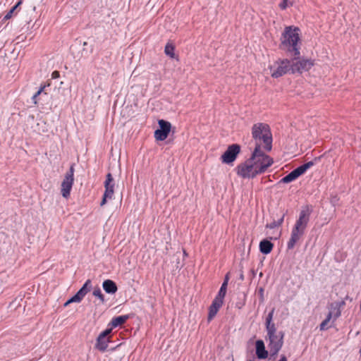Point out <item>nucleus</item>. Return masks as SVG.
Returning <instances> with one entry per match:
<instances>
[{
  "label": "nucleus",
  "instance_id": "1",
  "mask_svg": "<svg viewBox=\"0 0 361 361\" xmlns=\"http://www.w3.org/2000/svg\"><path fill=\"white\" fill-rule=\"evenodd\" d=\"M274 311L275 310L273 308L268 313L265 320L266 341L268 343V348L271 357L276 356L281 350L285 336L284 331H278L276 324L273 322Z\"/></svg>",
  "mask_w": 361,
  "mask_h": 361
},
{
  "label": "nucleus",
  "instance_id": "2",
  "mask_svg": "<svg viewBox=\"0 0 361 361\" xmlns=\"http://www.w3.org/2000/svg\"><path fill=\"white\" fill-rule=\"evenodd\" d=\"M280 48L293 56H300V29L298 27H285L281 37Z\"/></svg>",
  "mask_w": 361,
  "mask_h": 361
},
{
  "label": "nucleus",
  "instance_id": "3",
  "mask_svg": "<svg viewBox=\"0 0 361 361\" xmlns=\"http://www.w3.org/2000/svg\"><path fill=\"white\" fill-rule=\"evenodd\" d=\"M311 213V207L306 205L302 208L298 219L296 220L292 229L290 238L287 244V248H293L304 235L308 222L310 221Z\"/></svg>",
  "mask_w": 361,
  "mask_h": 361
},
{
  "label": "nucleus",
  "instance_id": "4",
  "mask_svg": "<svg viewBox=\"0 0 361 361\" xmlns=\"http://www.w3.org/2000/svg\"><path fill=\"white\" fill-rule=\"evenodd\" d=\"M252 137L255 147H259L269 152L272 149V134L270 127L264 123H257L252 127Z\"/></svg>",
  "mask_w": 361,
  "mask_h": 361
},
{
  "label": "nucleus",
  "instance_id": "5",
  "mask_svg": "<svg viewBox=\"0 0 361 361\" xmlns=\"http://www.w3.org/2000/svg\"><path fill=\"white\" fill-rule=\"evenodd\" d=\"M264 151L263 148H259V146L255 147L251 157L249 158L255 164L259 174L264 173L274 163L273 159L266 154Z\"/></svg>",
  "mask_w": 361,
  "mask_h": 361
},
{
  "label": "nucleus",
  "instance_id": "6",
  "mask_svg": "<svg viewBox=\"0 0 361 361\" xmlns=\"http://www.w3.org/2000/svg\"><path fill=\"white\" fill-rule=\"evenodd\" d=\"M271 76L274 78H280L287 73L291 74V59H279L269 66Z\"/></svg>",
  "mask_w": 361,
  "mask_h": 361
},
{
  "label": "nucleus",
  "instance_id": "7",
  "mask_svg": "<svg viewBox=\"0 0 361 361\" xmlns=\"http://www.w3.org/2000/svg\"><path fill=\"white\" fill-rule=\"evenodd\" d=\"M236 173L243 178H254L259 174L252 160L247 159L235 168Z\"/></svg>",
  "mask_w": 361,
  "mask_h": 361
},
{
  "label": "nucleus",
  "instance_id": "8",
  "mask_svg": "<svg viewBox=\"0 0 361 361\" xmlns=\"http://www.w3.org/2000/svg\"><path fill=\"white\" fill-rule=\"evenodd\" d=\"M291 74H302L304 72L310 71L314 66V62L312 59L300 58L299 56H293V58L291 59Z\"/></svg>",
  "mask_w": 361,
  "mask_h": 361
},
{
  "label": "nucleus",
  "instance_id": "9",
  "mask_svg": "<svg viewBox=\"0 0 361 361\" xmlns=\"http://www.w3.org/2000/svg\"><path fill=\"white\" fill-rule=\"evenodd\" d=\"M345 305V302L343 300L341 302H335L331 303L330 311L326 315V319L320 324L319 329L320 331H324L329 329L327 326L328 323L330 322L332 317H334V320L338 318L341 314V308Z\"/></svg>",
  "mask_w": 361,
  "mask_h": 361
},
{
  "label": "nucleus",
  "instance_id": "10",
  "mask_svg": "<svg viewBox=\"0 0 361 361\" xmlns=\"http://www.w3.org/2000/svg\"><path fill=\"white\" fill-rule=\"evenodd\" d=\"M74 183V166L71 165L66 172L61 185V192L64 198L70 197L71 191Z\"/></svg>",
  "mask_w": 361,
  "mask_h": 361
},
{
  "label": "nucleus",
  "instance_id": "11",
  "mask_svg": "<svg viewBox=\"0 0 361 361\" xmlns=\"http://www.w3.org/2000/svg\"><path fill=\"white\" fill-rule=\"evenodd\" d=\"M114 180L111 173H108L106 176L104 181L105 190L100 205L103 206L108 200H111L114 194Z\"/></svg>",
  "mask_w": 361,
  "mask_h": 361
},
{
  "label": "nucleus",
  "instance_id": "12",
  "mask_svg": "<svg viewBox=\"0 0 361 361\" xmlns=\"http://www.w3.org/2000/svg\"><path fill=\"white\" fill-rule=\"evenodd\" d=\"M240 152V146L238 144H233L228 147L225 152L221 155V159L223 163H233Z\"/></svg>",
  "mask_w": 361,
  "mask_h": 361
},
{
  "label": "nucleus",
  "instance_id": "13",
  "mask_svg": "<svg viewBox=\"0 0 361 361\" xmlns=\"http://www.w3.org/2000/svg\"><path fill=\"white\" fill-rule=\"evenodd\" d=\"M158 124L159 128L154 131V137L157 140L164 141L167 138L171 130V124L163 119L159 120Z\"/></svg>",
  "mask_w": 361,
  "mask_h": 361
},
{
  "label": "nucleus",
  "instance_id": "14",
  "mask_svg": "<svg viewBox=\"0 0 361 361\" xmlns=\"http://www.w3.org/2000/svg\"><path fill=\"white\" fill-rule=\"evenodd\" d=\"M111 333V328H107L101 332L96 339L95 348L101 352H105L110 343V338L107 337Z\"/></svg>",
  "mask_w": 361,
  "mask_h": 361
},
{
  "label": "nucleus",
  "instance_id": "15",
  "mask_svg": "<svg viewBox=\"0 0 361 361\" xmlns=\"http://www.w3.org/2000/svg\"><path fill=\"white\" fill-rule=\"evenodd\" d=\"M256 355L259 359H266L268 357V351L265 348L262 340H257L255 343Z\"/></svg>",
  "mask_w": 361,
  "mask_h": 361
},
{
  "label": "nucleus",
  "instance_id": "16",
  "mask_svg": "<svg viewBox=\"0 0 361 361\" xmlns=\"http://www.w3.org/2000/svg\"><path fill=\"white\" fill-rule=\"evenodd\" d=\"M102 288L108 294H114L118 290L116 283L111 279L104 280L102 283Z\"/></svg>",
  "mask_w": 361,
  "mask_h": 361
},
{
  "label": "nucleus",
  "instance_id": "17",
  "mask_svg": "<svg viewBox=\"0 0 361 361\" xmlns=\"http://www.w3.org/2000/svg\"><path fill=\"white\" fill-rule=\"evenodd\" d=\"M128 319L129 315L128 314L114 317L109 324V326H111L110 328H111V329L113 328H116L117 326L124 324Z\"/></svg>",
  "mask_w": 361,
  "mask_h": 361
},
{
  "label": "nucleus",
  "instance_id": "18",
  "mask_svg": "<svg viewBox=\"0 0 361 361\" xmlns=\"http://www.w3.org/2000/svg\"><path fill=\"white\" fill-rule=\"evenodd\" d=\"M90 283V281L87 280L83 286L79 289V290L74 295L75 298L78 300V302H80L82 298L85 296V295L88 293L89 289L87 288V286Z\"/></svg>",
  "mask_w": 361,
  "mask_h": 361
},
{
  "label": "nucleus",
  "instance_id": "19",
  "mask_svg": "<svg viewBox=\"0 0 361 361\" xmlns=\"http://www.w3.org/2000/svg\"><path fill=\"white\" fill-rule=\"evenodd\" d=\"M286 213H283L278 220H273L271 223L267 224L266 227L270 229L279 228L284 221V217Z\"/></svg>",
  "mask_w": 361,
  "mask_h": 361
},
{
  "label": "nucleus",
  "instance_id": "20",
  "mask_svg": "<svg viewBox=\"0 0 361 361\" xmlns=\"http://www.w3.org/2000/svg\"><path fill=\"white\" fill-rule=\"evenodd\" d=\"M298 178V176L296 175V173L293 170L288 175H286L283 178H282L280 180V183H289L295 180Z\"/></svg>",
  "mask_w": 361,
  "mask_h": 361
},
{
  "label": "nucleus",
  "instance_id": "21",
  "mask_svg": "<svg viewBox=\"0 0 361 361\" xmlns=\"http://www.w3.org/2000/svg\"><path fill=\"white\" fill-rule=\"evenodd\" d=\"M164 53L171 59L175 58V47L171 43H167L164 48Z\"/></svg>",
  "mask_w": 361,
  "mask_h": 361
},
{
  "label": "nucleus",
  "instance_id": "22",
  "mask_svg": "<svg viewBox=\"0 0 361 361\" xmlns=\"http://www.w3.org/2000/svg\"><path fill=\"white\" fill-rule=\"evenodd\" d=\"M92 295L97 298L102 303L105 302L104 295L99 288H94Z\"/></svg>",
  "mask_w": 361,
  "mask_h": 361
},
{
  "label": "nucleus",
  "instance_id": "23",
  "mask_svg": "<svg viewBox=\"0 0 361 361\" xmlns=\"http://www.w3.org/2000/svg\"><path fill=\"white\" fill-rule=\"evenodd\" d=\"M226 282H223L216 297L224 299L226 293Z\"/></svg>",
  "mask_w": 361,
  "mask_h": 361
},
{
  "label": "nucleus",
  "instance_id": "24",
  "mask_svg": "<svg viewBox=\"0 0 361 361\" xmlns=\"http://www.w3.org/2000/svg\"><path fill=\"white\" fill-rule=\"evenodd\" d=\"M346 255L342 250H338L334 255L335 260L338 262L343 261Z\"/></svg>",
  "mask_w": 361,
  "mask_h": 361
},
{
  "label": "nucleus",
  "instance_id": "25",
  "mask_svg": "<svg viewBox=\"0 0 361 361\" xmlns=\"http://www.w3.org/2000/svg\"><path fill=\"white\" fill-rule=\"evenodd\" d=\"M218 311H219V310L216 309V307H214L212 305L209 306L208 317H207L209 322L213 319V318L217 314Z\"/></svg>",
  "mask_w": 361,
  "mask_h": 361
},
{
  "label": "nucleus",
  "instance_id": "26",
  "mask_svg": "<svg viewBox=\"0 0 361 361\" xmlns=\"http://www.w3.org/2000/svg\"><path fill=\"white\" fill-rule=\"evenodd\" d=\"M273 245V243L270 240L264 239L259 243V248H272Z\"/></svg>",
  "mask_w": 361,
  "mask_h": 361
},
{
  "label": "nucleus",
  "instance_id": "27",
  "mask_svg": "<svg viewBox=\"0 0 361 361\" xmlns=\"http://www.w3.org/2000/svg\"><path fill=\"white\" fill-rule=\"evenodd\" d=\"M224 303V299L215 297L214 300L212 301V306L216 307L219 310Z\"/></svg>",
  "mask_w": 361,
  "mask_h": 361
},
{
  "label": "nucleus",
  "instance_id": "28",
  "mask_svg": "<svg viewBox=\"0 0 361 361\" xmlns=\"http://www.w3.org/2000/svg\"><path fill=\"white\" fill-rule=\"evenodd\" d=\"M293 5V2L288 1V0H282V1L279 4V8L281 10L286 9L288 6H290Z\"/></svg>",
  "mask_w": 361,
  "mask_h": 361
},
{
  "label": "nucleus",
  "instance_id": "29",
  "mask_svg": "<svg viewBox=\"0 0 361 361\" xmlns=\"http://www.w3.org/2000/svg\"><path fill=\"white\" fill-rule=\"evenodd\" d=\"M293 171L296 173L298 177H299L300 176L302 175L304 173L306 172L305 168L304 167L303 165H300V166L295 169Z\"/></svg>",
  "mask_w": 361,
  "mask_h": 361
},
{
  "label": "nucleus",
  "instance_id": "30",
  "mask_svg": "<svg viewBox=\"0 0 361 361\" xmlns=\"http://www.w3.org/2000/svg\"><path fill=\"white\" fill-rule=\"evenodd\" d=\"M20 2H18L16 6H14L4 17V20H8L11 18L13 11L18 6Z\"/></svg>",
  "mask_w": 361,
  "mask_h": 361
},
{
  "label": "nucleus",
  "instance_id": "31",
  "mask_svg": "<svg viewBox=\"0 0 361 361\" xmlns=\"http://www.w3.org/2000/svg\"><path fill=\"white\" fill-rule=\"evenodd\" d=\"M72 302H78V300L75 298V296H72L71 298H70L65 303H64V306L66 307L68 306L69 304L72 303Z\"/></svg>",
  "mask_w": 361,
  "mask_h": 361
},
{
  "label": "nucleus",
  "instance_id": "32",
  "mask_svg": "<svg viewBox=\"0 0 361 361\" xmlns=\"http://www.w3.org/2000/svg\"><path fill=\"white\" fill-rule=\"evenodd\" d=\"M40 94H38V92H37L32 97V101L33 102L34 104H37L38 103V99H37V97H39Z\"/></svg>",
  "mask_w": 361,
  "mask_h": 361
},
{
  "label": "nucleus",
  "instance_id": "33",
  "mask_svg": "<svg viewBox=\"0 0 361 361\" xmlns=\"http://www.w3.org/2000/svg\"><path fill=\"white\" fill-rule=\"evenodd\" d=\"M60 77V73L58 71H54L51 73V79H57Z\"/></svg>",
  "mask_w": 361,
  "mask_h": 361
},
{
  "label": "nucleus",
  "instance_id": "34",
  "mask_svg": "<svg viewBox=\"0 0 361 361\" xmlns=\"http://www.w3.org/2000/svg\"><path fill=\"white\" fill-rule=\"evenodd\" d=\"M302 165L304 166V167L305 168V170L307 171V169H309L311 166H312L314 165V162L310 161H308Z\"/></svg>",
  "mask_w": 361,
  "mask_h": 361
},
{
  "label": "nucleus",
  "instance_id": "35",
  "mask_svg": "<svg viewBox=\"0 0 361 361\" xmlns=\"http://www.w3.org/2000/svg\"><path fill=\"white\" fill-rule=\"evenodd\" d=\"M47 85L45 84H41L39 90H37L38 94H42L44 89L46 88Z\"/></svg>",
  "mask_w": 361,
  "mask_h": 361
},
{
  "label": "nucleus",
  "instance_id": "36",
  "mask_svg": "<svg viewBox=\"0 0 361 361\" xmlns=\"http://www.w3.org/2000/svg\"><path fill=\"white\" fill-rule=\"evenodd\" d=\"M264 255H269L272 250H259Z\"/></svg>",
  "mask_w": 361,
  "mask_h": 361
},
{
  "label": "nucleus",
  "instance_id": "37",
  "mask_svg": "<svg viewBox=\"0 0 361 361\" xmlns=\"http://www.w3.org/2000/svg\"><path fill=\"white\" fill-rule=\"evenodd\" d=\"M279 361H288L286 357L284 355H281Z\"/></svg>",
  "mask_w": 361,
  "mask_h": 361
},
{
  "label": "nucleus",
  "instance_id": "38",
  "mask_svg": "<svg viewBox=\"0 0 361 361\" xmlns=\"http://www.w3.org/2000/svg\"><path fill=\"white\" fill-rule=\"evenodd\" d=\"M228 274H226L224 281V282H226V286H228Z\"/></svg>",
  "mask_w": 361,
  "mask_h": 361
},
{
  "label": "nucleus",
  "instance_id": "39",
  "mask_svg": "<svg viewBox=\"0 0 361 361\" xmlns=\"http://www.w3.org/2000/svg\"><path fill=\"white\" fill-rule=\"evenodd\" d=\"M228 274H226L224 281V282H226V286H228Z\"/></svg>",
  "mask_w": 361,
  "mask_h": 361
},
{
  "label": "nucleus",
  "instance_id": "40",
  "mask_svg": "<svg viewBox=\"0 0 361 361\" xmlns=\"http://www.w3.org/2000/svg\"><path fill=\"white\" fill-rule=\"evenodd\" d=\"M259 292L261 294V296L263 297L264 288H260L259 290Z\"/></svg>",
  "mask_w": 361,
  "mask_h": 361
},
{
  "label": "nucleus",
  "instance_id": "41",
  "mask_svg": "<svg viewBox=\"0 0 361 361\" xmlns=\"http://www.w3.org/2000/svg\"><path fill=\"white\" fill-rule=\"evenodd\" d=\"M183 255H184L185 256H187V255H188V254H187V252H186V250H183Z\"/></svg>",
  "mask_w": 361,
  "mask_h": 361
},
{
  "label": "nucleus",
  "instance_id": "42",
  "mask_svg": "<svg viewBox=\"0 0 361 361\" xmlns=\"http://www.w3.org/2000/svg\"><path fill=\"white\" fill-rule=\"evenodd\" d=\"M249 361H254V360H249Z\"/></svg>",
  "mask_w": 361,
  "mask_h": 361
},
{
  "label": "nucleus",
  "instance_id": "43",
  "mask_svg": "<svg viewBox=\"0 0 361 361\" xmlns=\"http://www.w3.org/2000/svg\"><path fill=\"white\" fill-rule=\"evenodd\" d=\"M232 361H234L233 360Z\"/></svg>",
  "mask_w": 361,
  "mask_h": 361
}]
</instances>
